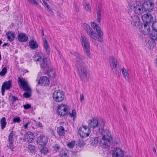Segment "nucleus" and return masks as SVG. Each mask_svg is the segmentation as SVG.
I'll return each mask as SVG.
<instances>
[{
	"instance_id": "1",
	"label": "nucleus",
	"mask_w": 157,
	"mask_h": 157,
	"mask_svg": "<svg viewBox=\"0 0 157 157\" xmlns=\"http://www.w3.org/2000/svg\"><path fill=\"white\" fill-rule=\"evenodd\" d=\"M75 55L76 56L75 66L78 69L80 78L82 81L86 82L89 80L90 73L85 67L83 61L84 58L77 53H75Z\"/></svg>"
},
{
	"instance_id": "2",
	"label": "nucleus",
	"mask_w": 157,
	"mask_h": 157,
	"mask_svg": "<svg viewBox=\"0 0 157 157\" xmlns=\"http://www.w3.org/2000/svg\"><path fill=\"white\" fill-rule=\"evenodd\" d=\"M33 59L37 63L40 65L41 68H44V69H47L50 66V65L47 63V59L41 54L36 53L33 57Z\"/></svg>"
},
{
	"instance_id": "3",
	"label": "nucleus",
	"mask_w": 157,
	"mask_h": 157,
	"mask_svg": "<svg viewBox=\"0 0 157 157\" xmlns=\"http://www.w3.org/2000/svg\"><path fill=\"white\" fill-rule=\"evenodd\" d=\"M105 121L103 119H101L99 121L95 118H92L88 121V127L89 128L94 129L98 128L99 130H102L105 125Z\"/></svg>"
},
{
	"instance_id": "4",
	"label": "nucleus",
	"mask_w": 157,
	"mask_h": 157,
	"mask_svg": "<svg viewBox=\"0 0 157 157\" xmlns=\"http://www.w3.org/2000/svg\"><path fill=\"white\" fill-rule=\"evenodd\" d=\"M20 88L25 91L23 94V96L25 98H29L31 96L32 93L31 88L29 84L27 79L20 78Z\"/></svg>"
},
{
	"instance_id": "5",
	"label": "nucleus",
	"mask_w": 157,
	"mask_h": 157,
	"mask_svg": "<svg viewBox=\"0 0 157 157\" xmlns=\"http://www.w3.org/2000/svg\"><path fill=\"white\" fill-rule=\"evenodd\" d=\"M80 40L85 54L89 58H91L92 55L90 52V45L88 39L86 36H82L81 37Z\"/></svg>"
},
{
	"instance_id": "6",
	"label": "nucleus",
	"mask_w": 157,
	"mask_h": 157,
	"mask_svg": "<svg viewBox=\"0 0 157 157\" xmlns=\"http://www.w3.org/2000/svg\"><path fill=\"white\" fill-rule=\"evenodd\" d=\"M83 26L85 31L90 38L93 39H98V41L100 42L103 41L102 39H99L98 38L97 33L93 30L89 25L86 23H84L83 24Z\"/></svg>"
},
{
	"instance_id": "7",
	"label": "nucleus",
	"mask_w": 157,
	"mask_h": 157,
	"mask_svg": "<svg viewBox=\"0 0 157 157\" xmlns=\"http://www.w3.org/2000/svg\"><path fill=\"white\" fill-rule=\"evenodd\" d=\"M69 109V106L67 105L62 103L58 106L57 112L59 115L64 116L68 113Z\"/></svg>"
},
{
	"instance_id": "8",
	"label": "nucleus",
	"mask_w": 157,
	"mask_h": 157,
	"mask_svg": "<svg viewBox=\"0 0 157 157\" xmlns=\"http://www.w3.org/2000/svg\"><path fill=\"white\" fill-rule=\"evenodd\" d=\"M90 133V129L86 125H83L78 129V134L82 138L88 136Z\"/></svg>"
},
{
	"instance_id": "9",
	"label": "nucleus",
	"mask_w": 157,
	"mask_h": 157,
	"mask_svg": "<svg viewBox=\"0 0 157 157\" xmlns=\"http://www.w3.org/2000/svg\"><path fill=\"white\" fill-rule=\"evenodd\" d=\"M53 97L55 101L59 102L63 100L64 98V95L62 91L58 90L54 92Z\"/></svg>"
},
{
	"instance_id": "10",
	"label": "nucleus",
	"mask_w": 157,
	"mask_h": 157,
	"mask_svg": "<svg viewBox=\"0 0 157 157\" xmlns=\"http://www.w3.org/2000/svg\"><path fill=\"white\" fill-rule=\"evenodd\" d=\"M133 11L136 13L138 14L142 13L143 11V6L140 2L136 1L134 3Z\"/></svg>"
},
{
	"instance_id": "11",
	"label": "nucleus",
	"mask_w": 157,
	"mask_h": 157,
	"mask_svg": "<svg viewBox=\"0 0 157 157\" xmlns=\"http://www.w3.org/2000/svg\"><path fill=\"white\" fill-rule=\"evenodd\" d=\"M112 155V157H123L124 155V151L119 147L113 149L110 153Z\"/></svg>"
},
{
	"instance_id": "12",
	"label": "nucleus",
	"mask_w": 157,
	"mask_h": 157,
	"mask_svg": "<svg viewBox=\"0 0 157 157\" xmlns=\"http://www.w3.org/2000/svg\"><path fill=\"white\" fill-rule=\"evenodd\" d=\"M129 20L131 24L134 26H137L140 24V19L137 15H131L129 18Z\"/></svg>"
},
{
	"instance_id": "13",
	"label": "nucleus",
	"mask_w": 157,
	"mask_h": 157,
	"mask_svg": "<svg viewBox=\"0 0 157 157\" xmlns=\"http://www.w3.org/2000/svg\"><path fill=\"white\" fill-rule=\"evenodd\" d=\"M105 134L104 136H103L100 144L102 148L108 149L109 148V145L110 144V142L109 139L105 137Z\"/></svg>"
},
{
	"instance_id": "14",
	"label": "nucleus",
	"mask_w": 157,
	"mask_h": 157,
	"mask_svg": "<svg viewBox=\"0 0 157 157\" xmlns=\"http://www.w3.org/2000/svg\"><path fill=\"white\" fill-rule=\"evenodd\" d=\"M48 141V138L47 136L41 135L37 138V143L38 144L41 146H44L46 144Z\"/></svg>"
},
{
	"instance_id": "15",
	"label": "nucleus",
	"mask_w": 157,
	"mask_h": 157,
	"mask_svg": "<svg viewBox=\"0 0 157 157\" xmlns=\"http://www.w3.org/2000/svg\"><path fill=\"white\" fill-rule=\"evenodd\" d=\"M34 138V134L31 132H28L24 135V140L26 142L31 143Z\"/></svg>"
},
{
	"instance_id": "16",
	"label": "nucleus",
	"mask_w": 157,
	"mask_h": 157,
	"mask_svg": "<svg viewBox=\"0 0 157 157\" xmlns=\"http://www.w3.org/2000/svg\"><path fill=\"white\" fill-rule=\"evenodd\" d=\"M38 84L41 86H47L50 83L49 79L46 76H42L40 77L38 81Z\"/></svg>"
},
{
	"instance_id": "17",
	"label": "nucleus",
	"mask_w": 157,
	"mask_h": 157,
	"mask_svg": "<svg viewBox=\"0 0 157 157\" xmlns=\"http://www.w3.org/2000/svg\"><path fill=\"white\" fill-rule=\"evenodd\" d=\"M12 81L9 80L5 82L2 86L1 92L2 95H4L5 90L9 89L11 86Z\"/></svg>"
},
{
	"instance_id": "18",
	"label": "nucleus",
	"mask_w": 157,
	"mask_h": 157,
	"mask_svg": "<svg viewBox=\"0 0 157 157\" xmlns=\"http://www.w3.org/2000/svg\"><path fill=\"white\" fill-rule=\"evenodd\" d=\"M146 4L145 8L148 11L150 12L153 10L154 7V4L153 0H147L145 2Z\"/></svg>"
},
{
	"instance_id": "19",
	"label": "nucleus",
	"mask_w": 157,
	"mask_h": 157,
	"mask_svg": "<svg viewBox=\"0 0 157 157\" xmlns=\"http://www.w3.org/2000/svg\"><path fill=\"white\" fill-rule=\"evenodd\" d=\"M142 19L145 23H150L153 21V18L152 16L150 14H145L142 17Z\"/></svg>"
},
{
	"instance_id": "20",
	"label": "nucleus",
	"mask_w": 157,
	"mask_h": 157,
	"mask_svg": "<svg viewBox=\"0 0 157 157\" xmlns=\"http://www.w3.org/2000/svg\"><path fill=\"white\" fill-rule=\"evenodd\" d=\"M109 63L111 68L113 69L117 66V61L116 59L113 56H111L109 58Z\"/></svg>"
},
{
	"instance_id": "21",
	"label": "nucleus",
	"mask_w": 157,
	"mask_h": 157,
	"mask_svg": "<svg viewBox=\"0 0 157 157\" xmlns=\"http://www.w3.org/2000/svg\"><path fill=\"white\" fill-rule=\"evenodd\" d=\"M46 70L47 71L48 75L50 78H53L55 77L56 76L55 71L50 65L49 67H48L47 69Z\"/></svg>"
},
{
	"instance_id": "22",
	"label": "nucleus",
	"mask_w": 157,
	"mask_h": 157,
	"mask_svg": "<svg viewBox=\"0 0 157 157\" xmlns=\"http://www.w3.org/2000/svg\"><path fill=\"white\" fill-rule=\"evenodd\" d=\"M43 47L47 54L49 55L50 52V48L46 38H44Z\"/></svg>"
},
{
	"instance_id": "23",
	"label": "nucleus",
	"mask_w": 157,
	"mask_h": 157,
	"mask_svg": "<svg viewBox=\"0 0 157 157\" xmlns=\"http://www.w3.org/2000/svg\"><path fill=\"white\" fill-rule=\"evenodd\" d=\"M142 27L143 29V30L141 31L142 33L144 35H147L149 33L150 28L148 24L145 23Z\"/></svg>"
},
{
	"instance_id": "24",
	"label": "nucleus",
	"mask_w": 157,
	"mask_h": 157,
	"mask_svg": "<svg viewBox=\"0 0 157 157\" xmlns=\"http://www.w3.org/2000/svg\"><path fill=\"white\" fill-rule=\"evenodd\" d=\"M15 34L12 32L9 31L6 33V36L8 39L10 41H13L15 38Z\"/></svg>"
},
{
	"instance_id": "25",
	"label": "nucleus",
	"mask_w": 157,
	"mask_h": 157,
	"mask_svg": "<svg viewBox=\"0 0 157 157\" xmlns=\"http://www.w3.org/2000/svg\"><path fill=\"white\" fill-rule=\"evenodd\" d=\"M122 74L124 76L126 80L128 82L129 79V74L128 73V71H127L126 69L124 68H123L121 70Z\"/></svg>"
},
{
	"instance_id": "26",
	"label": "nucleus",
	"mask_w": 157,
	"mask_h": 157,
	"mask_svg": "<svg viewBox=\"0 0 157 157\" xmlns=\"http://www.w3.org/2000/svg\"><path fill=\"white\" fill-rule=\"evenodd\" d=\"M83 4L84 9L86 11L90 12L91 11V7L90 6L89 3L86 1H84Z\"/></svg>"
},
{
	"instance_id": "27",
	"label": "nucleus",
	"mask_w": 157,
	"mask_h": 157,
	"mask_svg": "<svg viewBox=\"0 0 157 157\" xmlns=\"http://www.w3.org/2000/svg\"><path fill=\"white\" fill-rule=\"evenodd\" d=\"M154 40L151 39V40L148 41L147 45L148 48L151 49H153L155 46V44L154 43Z\"/></svg>"
},
{
	"instance_id": "28",
	"label": "nucleus",
	"mask_w": 157,
	"mask_h": 157,
	"mask_svg": "<svg viewBox=\"0 0 157 157\" xmlns=\"http://www.w3.org/2000/svg\"><path fill=\"white\" fill-rule=\"evenodd\" d=\"M29 45L30 48L33 49L37 48L38 45L36 41L33 40H30L29 43Z\"/></svg>"
},
{
	"instance_id": "29",
	"label": "nucleus",
	"mask_w": 157,
	"mask_h": 157,
	"mask_svg": "<svg viewBox=\"0 0 157 157\" xmlns=\"http://www.w3.org/2000/svg\"><path fill=\"white\" fill-rule=\"evenodd\" d=\"M57 131L58 134L60 136H62L64 135L65 130L62 126L58 127Z\"/></svg>"
},
{
	"instance_id": "30",
	"label": "nucleus",
	"mask_w": 157,
	"mask_h": 157,
	"mask_svg": "<svg viewBox=\"0 0 157 157\" xmlns=\"http://www.w3.org/2000/svg\"><path fill=\"white\" fill-rule=\"evenodd\" d=\"M42 2H43L42 4L45 7V8L47 9V11L50 13H52L53 12L51 9L49 7L48 4L44 0H42Z\"/></svg>"
},
{
	"instance_id": "31",
	"label": "nucleus",
	"mask_w": 157,
	"mask_h": 157,
	"mask_svg": "<svg viewBox=\"0 0 157 157\" xmlns=\"http://www.w3.org/2000/svg\"><path fill=\"white\" fill-rule=\"evenodd\" d=\"M98 139L97 137H93L90 138V143L92 145L96 146L98 144Z\"/></svg>"
},
{
	"instance_id": "32",
	"label": "nucleus",
	"mask_w": 157,
	"mask_h": 157,
	"mask_svg": "<svg viewBox=\"0 0 157 157\" xmlns=\"http://www.w3.org/2000/svg\"><path fill=\"white\" fill-rule=\"evenodd\" d=\"M28 37L25 34L20 33V42H26L28 40Z\"/></svg>"
},
{
	"instance_id": "33",
	"label": "nucleus",
	"mask_w": 157,
	"mask_h": 157,
	"mask_svg": "<svg viewBox=\"0 0 157 157\" xmlns=\"http://www.w3.org/2000/svg\"><path fill=\"white\" fill-rule=\"evenodd\" d=\"M101 9L98 7L97 11V21L98 23H100L101 17Z\"/></svg>"
},
{
	"instance_id": "34",
	"label": "nucleus",
	"mask_w": 157,
	"mask_h": 157,
	"mask_svg": "<svg viewBox=\"0 0 157 157\" xmlns=\"http://www.w3.org/2000/svg\"><path fill=\"white\" fill-rule=\"evenodd\" d=\"M1 128L3 129L4 128L6 124V118L5 117H2L0 121Z\"/></svg>"
},
{
	"instance_id": "35",
	"label": "nucleus",
	"mask_w": 157,
	"mask_h": 157,
	"mask_svg": "<svg viewBox=\"0 0 157 157\" xmlns=\"http://www.w3.org/2000/svg\"><path fill=\"white\" fill-rule=\"evenodd\" d=\"M102 131H101V132L102 134L103 135V136H104L105 134V137H107V136L108 137H109L110 136V132L108 130H103V128L102 130H101Z\"/></svg>"
},
{
	"instance_id": "36",
	"label": "nucleus",
	"mask_w": 157,
	"mask_h": 157,
	"mask_svg": "<svg viewBox=\"0 0 157 157\" xmlns=\"http://www.w3.org/2000/svg\"><path fill=\"white\" fill-rule=\"evenodd\" d=\"M96 32L97 33V35L98 38L99 39H102L101 38L103 36V32L101 28H100L99 29L96 30Z\"/></svg>"
},
{
	"instance_id": "37",
	"label": "nucleus",
	"mask_w": 157,
	"mask_h": 157,
	"mask_svg": "<svg viewBox=\"0 0 157 157\" xmlns=\"http://www.w3.org/2000/svg\"><path fill=\"white\" fill-rule=\"evenodd\" d=\"M27 148L29 152L32 153L34 152L35 150V146L32 144L29 145L27 147Z\"/></svg>"
},
{
	"instance_id": "38",
	"label": "nucleus",
	"mask_w": 157,
	"mask_h": 157,
	"mask_svg": "<svg viewBox=\"0 0 157 157\" xmlns=\"http://www.w3.org/2000/svg\"><path fill=\"white\" fill-rule=\"evenodd\" d=\"M90 25L96 31L99 29L100 28L99 26L96 23L92 22L90 23Z\"/></svg>"
},
{
	"instance_id": "39",
	"label": "nucleus",
	"mask_w": 157,
	"mask_h": 157,
	"mask_svg": "<svg viewBox=\"0 0 157 157\" xmlns=\"http://www.w3.org/2000/svg\"><path fill=\"white\" fill-rule=\"evenodd\" d=\"M68 152L67 151L62 150L59 155L60 157H67Z\"/></svg>"
},
{
	"instance_id": "40",
	"label": "nucleus",
	"mask_w": 157,
	"mask_h": 157,
	"mask_svg": "<svg viewBox=\"0 0 157 157\" xmlns=\"http://www.w3.org/2000/svg\"><path fill=\"white\" fill-rule=\"evenodd\" d=\"M75 141L74 140H72L71 142L68 143L67 144V147L70 149L74 147L75 144Z\"/></svg>"
},
{
	"instance_id": "41",
	"label": "nucleus",
	"mask_w": 157,
	"mask_h": 157,
	"mask_svg": "<svg viewBox=\"0 0 157 157\" xmlns=\"http://www.w3.org/2000/svg\"><path fill=\"white\" fill-rule=\"evenodd\" d=\"M15 132L12 131L9 135L8 138L9 141H13L14 139V136H15Z\"/></svg>"
},
{
	"instance_id": "42",
	"label": "nucleus",
	"mask_w": 157,
	"mask_h": 157,
	"mask_svg": "<svg viewBox=\"0 0 157 157\" xmlns=\"http://www.w3.org/2000/svg\"><path fill=\"white\" fill-rule=\"evenodd\" d=\"M29 2L33 4L38 5L39 4L40 0H27Z\"/></svg>"
},
{
	"instance_id": "43",
	"label": "nucleus",
	"mask_w": 157,
	"mask_h": 157,
	"mask_svg": "<svg viewBox=\"0 0 157 157\" xmlns=\"http://www.w3.org/2000/svg\"><path fill=\"white\" fill-rule=\"evenodd\" d=\"M70 116L71 117L74 118L73 120L76 117V112L75 110L73 109L72 110V113H69Z\"/></svg>"
},
{
	"instance_id": "44",
	"label": "nucleus",
	"mask_w": 157,
	"mask_h": 157,
	"mask_svg": "<svg viewBox=\"0 0 157 157\" xmlns=\"http://www.w3.org/2000/svg\"><path fill=\"white\" fill-rule=\"evenodd\" d=\"M40 152L42 154L46 155L48 152V149L46 147H44L40 150Z\"/></svg>"
},
{
	"instance_id": "45",
	"label": "nucleus",
	"mask_w": 157,
	"mask_h": 157,
	"mask_svg": "<svg viewBox=\"0 0 157 157\" xmlns=\"http://www.w3.org/2000/svg\"><path fill=\"white\" fill-rule=\"evenodd\" d=\"M7 69L6 67H4L0 72V75L1 76H4L7 73Z\"/></svg>"
},
{
	"instance_id": "46",
	"label": "nucleus",
	"mask_w": 157,
	"mask_h": 157,
	"mask_svg": "<svg viewBox=\"0 0 157 157\" xmlns=\"http://www.w3.org/2000/svg\"><path fill=\"white\" fill-rule=\"evenodd\" d=\"M53 148L54 150L57 151L60 149V147L59 145L56 144L53 147Z\"/></svg>"
},
{
	"instance_id": "47",
	"label": "nucleus",
	"mask_w": 157,
	"mask_h": 157,
	"mask_svg": "<svg viewBox=\"0 0 157 157\" xmlns=\"http://www.w3.org/2000/svg\"><path fill=\"white\" fill-rule=\"evenodd\" d=\"M30 124V122H27L25 124L23 125V126L21 127L22 129H27L28 125L29 124Z\"/></svg>"
},
{
	"instance_id": "48",
	"label": "nucleus",
	"mask_w": 157,
	"mask_h": 157,
	"mask_svg": "<svg viewBox=\"0 0 157 157\" xmlns=\"http://www.w3.org/2000/svg\"><path fill=\"white\" fill-rule=\"evenodd\" d=\"M31 105L30 104H27L23 105V107L25 109H28L31 107Z\"/></svg>"
},
{
	"instance_id": "49",
	"label": "nucleus",
	"mask_w": 157,
	"mask_h": 157,
	"mask_svg": "<svg viewBox=\"0 0 157 157\" xmlns=\"http://www.w3.org/2000/svg\"><path fill=\"white\" fill-rule=\"evenodd\" d=\"M85 144V142L82 140H79L78 143V145L80 147H82Z\"/></svg>"
},
{
	"instance_id": "50",
	"label": "nucleus",
	"mask_w": 157,
	"mask_h": 157,
	"mask_svg": "<svg viewBox=\"0 0 157 157\" xmlns=\"http://www.w3.org/2000/svg\"><path fill=\"white\" fill-rule=\"evenodd\" d=\"M9 147L10 149L12 150L13 149V141H9Z\"/></svg>"
},
{
	"instance_id": "51",
	"label": "nucleus",
	"mask_w": 157,
	"mask_h": 157,
	"mask_svg": "<svg viewBox=\"0 0 157 157\" xmlns=\"http://www.w3.org/2000/svg\"><path fill=\"white\" fill-rule=\"evenodd\" d=\"M134 4L131 2H129L128 3V8L130 10H132L133 9Z\"/></svg>"
},
{
	"instance_id": "52",
	"label": "nucleus",
	"mask_w": 157,
	"mask_h": 157,
	"mask_svg": "<svg viewBox=\"0 0 157 157\" xmlns=\"http://www.w3.org/2000/svg\"><path fill=\"white\" fill-rule=\"evenodd\" d=\"M13 122L14 123L19 122L20 121V118L18 117H15L13 119Z\"/></svg>"
},
{
	"instance_id": "53",
	"label": "nucleus",
	"mask_w": 157,
	"mask_h": 157,
	"mask_svg": "<svg viewBox=\"0 0 157 157\" xmlns=\"http://www.w3.org/2000/svg\"><path fill=\"white\" fill-rule=\"evenodd\" d=\"M37 126L40 128H42L43 126L41 123L40 122H36Z\"/></svg>"
},
{
	"instance_id": "54",
	"label": "nucleus",
	"mask_w": 157,
	"mask_h": 157,
	"mask_svg": "<svg viewBox=\"0 0 157 157\" xmlns=\"http://www.w3.org/2000/svg\"><path fill=\"white\" fill-rule=\"evenodd\" d=\"M84 99V97L83 94H81L80 96V100L81 101H82Z\"/></svg>"
},
{
	"instance_id": "55",
	"label": "nucleus",
	"mask_w": 157,
	"mask_h": 157,
	"mask_svg": "<svg viewBox=\"0 0 157 157\" xmlns=\"http://www.w3.org/2000/svg\"><path fill=\"white\" fill-rule=\"evenodd\" d=\"M96 39H94V40H93L92 41V43L95 45H98V44L97 43V41L96 40H95ZM97 40L98 41V39H97Z\"/></svg>"
},
{
	"instance_id": "56",
	"label": "nucleus",
	"mask_w": 157,
	"mask_h": 157,
	"mask_svg": "<svg viewBox=\"0 0 157 157\" xmlns=\"http://www.w3.org/2000/svg\"><path fill=\"white\" fill-rule=\"evenodd\" d=\"M12 99L13 101H15L17 100V98L15 97L12 96Z\"/></svg>"
},
{
	"instance_id": "57",
	"label": "nucleus",
	"mask_w": 157,
	"mask_h": 157,
	"mask_svg": "<svg viewBox=\"0 0 157 157\" xmlns=\"http://www.w3.org/2000/svg\"><path fill=\"white\" fill-rule=\"evenodd\" d=\"M75 10L76 11L78 12L79 11V8H78V7L77 6H75Z\"/></svg>"
},
{
	"instance_id": "58",
	"label": "nucleus",
	"mask_w": 157,
	"mask_h": 157,
	"mask_svg": "<svg viewBox=\"0 0 157 157\" xmlns=\"http://www.w3.org/2000/svg\"><path fill=\"white\" fill-rule=\"evenodd\" d=\"M152 150L153 152H154L156 154V149H155V147H153L152 148Z\"/></svg>"
},
{
	"instance_id": "59",
	"label": "nucleus",
	"mask_w": 157,
	"mask_h": 157,
	"mask_svg": "<svg viewBox=\"0 0 157 157\" xmlns=\"http://www.w3.org/2000/svg\"><path fill=\"white\" fill-rule=\"evenodd\" d=\"M155 64L156 66H157V58H156V59L155 60Z\"/></svg>"
},
{
	"instance_id": "60",
	"label": "nucleus",
	"mask_w": 157,
	"mask_h": 157,
	"mask_svg": "<svg viewBox=\"0 0 157 157\" xmlns=\"http://www.w3.org/2000/svg\"><path fill=\"white\" fill-rule=\"evenodd\" d=\"M111 154H110V153L108 154V156L107 157H112V155H110Z\"/></svg>"
},
{
	"instance_id": "61",
	"label": "nucleus",
	"mask_w": 157,
	"mask_h": 157,
	"mask_svg": "<svg viewBox=\"0 0 157 157\" xmlns=\"http://www.w3.org/2000/svg\"><path fill=\"white\" fill-rule=\"evenodd\" d=\"M17 81L18 84H20V77H19L18 78Z\"/></svg>"
},
{
	"instance_id": "62",
	"label": "nucleus",
	"mask_w": 157,
	"mask_h": 157,
	"mask_svg": "<svg viewBox=\"0 0 157 157\" xmlns=\"http://www.w3.org/2000/svg\"><path fill=\"white\" fill-rule=\"evenodd\" d=\"M41 31H42V35H43V36H44V31L43 29H42Z\"/></svg>"
},
{
	"instance_id": "63",
	"label": "nucleus",
	"mask_w": 157,
	"mask_h": 157,
	"mask_svg": "<svg viewBox=\"0 0 157 157\" xmlns=\"http://www.w3.org/2000/svg\"><path fill=\"white\" fill-rule=\"evenodd\" d=\"M123 109H124V110H126V108H125V105H123Z\"/></svg>"
},
{
	"instance_id": "64",
	"label": "nucleus",
	"mask_w": 157,
	"mask_h": 157,
	"mask_svg": "<svg viewBox=\"0 0 157 157\" xmlns=\"http://www.w3.org/2000/svg\"><path fill=\"white\" fill-rule=\"evenodd\" d=\"M17 37H18V40H20V34H19L18 35Z\"/></svg>"
}]
</instances>
